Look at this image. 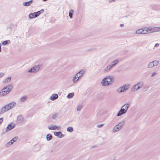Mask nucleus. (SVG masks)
<instances>
[{"mask_svg":"<svg viewBox=\"0 0 160 160\" xmlns=\"http://www.w3.org/2000/svg\"><path fill=\"white\" fill-rule=\"evenodd\" d=\"M159 46V44L158 43H156L155 45V47H157Z\"/></svg>","mask_w":160,"mask_h":160,"instance_id":"nucleus-43","label":"nucleus"},{"mask_svg":"<svg viewBox=\"0 0 160 160\" xmlns=\"http://www.w3.org/2000/svg\"><path fill=\"white\" fill-rule=\"evenodd\" d=\"M124 122H119L118 125H116L113 128L112 132H116L118 131L123 126Z\"/></svg>","mask_w":160,"mask_h":160,"instance_id":"nucleus-5","label":"nucleus"},{"mask_svg":"<svg viewBox=\"0 0 160 160\" xmlns=\"http://www.w3.org/2000/svg\"><path fill=\"white\" fill-rule=\"evenodd\" d=\"M151 8L154 10H157L158 9V6L155 5H151Z\"/></svg>","mask_w":160,"mask_h":160,"instance_id":"nucleus-26","label":"nucleus"},{"mask_svg":"<svg viewBox=\"0 0 160 160\" xmlns=\"http://www.w3.org/2000/svg\"><path fill=\"white\" fill-rule=\"evenodd\" d=\"M58 96L57 94H53L50 97V99L53 101L58 98Z\"/></svg>","mask_w":160,"mask_h":160,"instance_id":"nucleus-16","label":"nucleus"},{"mask_svg":"<svg viewBox=\"0 0 160 160\" xmlns=\"http://www.w3.org/2000/svg\"><path fill=\"white\" fill-rule=\"evenodd\" d=\"M2 49H1V45L0 44V52L1 51Z\"/></svg>","mask_w":160,"mask_h":160,"instance_id":"nucleus-46","label":"nucleus"},{"mask_svg":"<svg viewBox=\"0 0 160 160\" xmlns=\"http://www.w3.org/2000/svg\"><path fill=\"white\" fill-rule=\"evenodd\" d=\"M84 71L83 70H81L78 72H77L75 75H77V77L78 78H80L84 73Z\"/></svg>","mask_w":160,"mask_h":160,"instance_id":"nucleus-17","label":"nucleus"},{"mask_svg":"<svg viewBox=\"0 0 160 160\" xmlns=\"http://www.w3.org/2000/svg\"><path fill=\"white\" fill-rule=\"evenodd\" d=\"M16 122L17 124L20 125H22L24 124V119L22 115H20L17 117Z\"/></svg>","mask_w":160,"mask_h":160,"instance_id":"nucleus-8","label":"nucleus"},{"mask_svg":"<svg viewBox=\"0 0 160 160\" xmlns=\"http://www.w3.org/2000/svg\"><path fill=\"white\" fill-rule=\"evenodd\" d=\"M44 11V9H42L39 11H38L34 13H30L29 15V18L31 19L37 18Z\"/></svg>","mask_w":160,"mask_h":160,"instance_id":"nucleus-4","label":"nucleus"},{"mask_svg":"<svg viewBox=\"0 0 160 160\" xmlns=\"http://www.w3.org/2000/svg\"><path fill=\"white\" fill-rule=\"evenodd\" d=\"M48 128L50 130H60L61 129V127L59 126H57L56 125H52L49 126Z\"/></svg>","mask_w":160,"mask_h":160,"instance_id":"nucleus-13","label":"nucleus"},{"mask_svg":"<svg viewBox=\"0 0 160 160\" xmlns=\"http://www.w3.org/2000/svg\"><path fill=\"white\" fill-rule=\"evenodd\" d=\"M16 105V103L15 102H12L4 106L0 109V115L13 108Z\"/></svg>","mask_w":160,"mask_h":160,"instance_id":"nucleus-1","label":"nucleus"},{"mask_svg":"<svg viewBox=\"0 0 160 160\" xmlns=\"http://www.w3.org/2000/svg\"><path fill=\"white\" fill-rule=\"evenodd\" d=\"M32 0H31L29 1L24 2L23 3V6H29L32 4Z\"/></svg>","mask_w":160,"mask_h":160,"instance_id":"nucleus-18","label":"nucleus"},{"mask_svg":"<svg viewBox=\"0 0 160 160\" xmlns=\"http://www.w3.org/2000/svg\"><path fill=\"white\" fill-rule=\"evenodd\" d=\"M11 80V77H8V78H6L3 81V82L6 83L10 81Z\"/></svg>","mask_w":160,"mask_h":160,"instance_id":"nucleus-31","label":"nucleus"},{"mask_svg":"<svg viewBox=\"0 0 160 160\" xmlns=\"http://www.w3.org/2000/svg\"><path fill=\"white\" fill-rule=\"evenodd\" d=\"M96 49V48H91L88 49L87 51H93L95 50Z\"/></svg>","mask_w":160,"mask_h":160,"instance_id":"nucleus-35","label":"nucleus"},{"mask_svg":"<svg viewBox=\"0 0 160 160\" xmlns=\"http://www.w3.org/2000/svg\"><path fill=\"white\" fill-rule=\"evenodd\" d=\"M103 126V124H100V125H97V127L98 128H101V127H102Z\"/></svg>","mask_w":160,"mask_h":160,"instance_id":"nucleus-40","label":"nucleus"},{"mask_svg":"<svg viewBox=\"0 0 160 160\" xmlns=\"http://www.w3.org/2000/svg\"><path fill=\"white\" fill-rule=\"evenodd\" d=\"M156 28V31L157 32L160 31V27Z\"/></svg>","mask_w":160,"mask_h":160,"instance_id":"nucleus-38","label":"nucleus"},{"mask_svg":"<svg viewBox=\"0 0 160 160\" xmlns=\"http://www.w3.org/2000/svg\"><path fill=\"white\" fill-rule=\"evenodd\" d=\"M83 106L82 105L78 106L77 108V110L78 111H80L81 109L82 108Z\"/></svg>","mask_w":160,"mask_h":160,"instance_id":"nucleus-34","label":"nucleus"},{"mask_svg":"<svg viewBox=\"0 0 160 160\" xmlns=\"http://www.w3.org/2000/svg\"><path fill=\"white\" fill-rule=\"evenodd\" d=\"M120 27H123L124 26V24H121L120 25Z\"/></svg>","mask_w":160,"mask_h":160,"instance_id":"nucleus-45","label":"nucleus"},{"mask_svg":"<svg viewBox=\"0 0 160 160\" xmlns=\"http://www.w3.org/2000/svg\"><path fill=\"white\" fill-rule=\"evenodd\" d=\"M15 125L14 124L12 125V123H10L8 125L5 130L3 129V132L5 133L11 130L15 127Z\"/></svg>","mask_w":160,"mask_h":160,"instance_id":"nucleus-9","label":"nucleus"},{"mask_svg":"<svg viewBox=\"0 0 160 160\" xmlns=\"http://www.w3.org/2000/svg\"><path fill=\"white\" fill-rule=\"evenodd\" d=\"M4 75V73L3 72H0V78L2 77Z\"/></svg>","mask_w":160,"mask_h":160,"instance_id":"nucleus-39","label":"nucleus"},{"mask_svg":"<svg viewBox=\"0 0 160 160\" xmlns=\"http://www.w3.org/2000/svg\"><path fill=\"white\" fill-rule=\"evenodd\" d=\"M77 76H78V74L75 75L72 79V81L74 83L76 82L79 79V78H78Z\"/></svg>","mask_w":160,"mask_h":160,"instance_id":"nucleus-23","label":"nucleus"},{"mask_svg":"<svg viewBox=\"0 0 160 160\" xmlns=\"http://www.w3.org/2000/svg\"><path fill=\"white\" fill-rule=\"evenodd\" d=\"M113 77H106L102 80L101 84L103 86H108L111 84L113 82Z\"/></svg>","mask_w":160,"mask_h":160,"instance_id":"nucleus-2","label":"nucleus"},{"mask_svg":"<svg viewBox=\"0 0 160 160\" xmlns=\"http://www.w3.org/2000/svg\"><path fill=\"white\" fill-rule=\"evenodd\" d=\"M146 32L145 31L144 28L143 29H140L137 30L135 32V33L137 34H146Z\"/></svg>","mask_w":160,"mask_h":160,"instance_id":"nucleus-15","label":"nucleus"},{"mask_svg":"<svg viewBox=\"0 0 160 160\" xmlns=\"http://www.w3.org/2000/svg\"><path fill=\"white\" fill-rule=\"evenodd\" d=\"M152 62H153V64L154 65V66L157 65L158 63V62L156 61H154Z\"/></svg>","mask_w":160,"mask_h":160,"instance_id":"nucleus-36","label":"nucleus"},{"mask_svg":"<svg viewBox=\"0 0 160 160\" xmlns=\"http://www.w3.org/2000/svg\"><path fill=\"white\" fill-rule=\"evenodd\" d=\"M127 112V111L124 109V108H123L122 107L121 109L117 114V116L118 117L121 116L123 114L126 113Z\"/></svg>","mask_w":160,"mask_h":160,"instance_id":"nucleus-12","label":"nucleus"},{"mask_svg":"<svg viewBox=\"0 0 160 160\" xmlns=\"http://www.w3.org/2000/svg\"><path fill=\"white\" fill-rule=\"evenodd\" d=\"M41 65H38L32 68L28 71V72L35 73L39 71Z\"/></svg>","mask_w":160,"mask_h":160,"instance_id":"nucleus-6","label":"nucleus"},{"mask_svg":"<svg viewBox=\"0 0 160 160\" xmlns=\"http://www.w3.org/2000/svg\"><path fill=\"white\" fill-rule=\"evenodd\" d=\"M74 96V93L73 92L70 93L68 94L67 96L68 98L70 99L72 98Z\"/></svg>","mask_w":160,"mask_h":160,"instance_id":"nucleus-25","label":"nucleus"},{"mask_svg":"<svg viewBox=\"0 0 160 160\" xmlns=\"http://www.w3.org/2000/svg\"><path fill=\"white\" fill-rule=\"evenodd\" d=\"M54 134L55 136H57L59 138H61L64 136V135L61 132H54Z\"/></svg>","mask_w":160,"mask_h":160,"instance_id":"nucleus-14","label":"nucleus"},{"mask_svg":"<svg viewBox=\"0 0 160 160\" xmlns=\"http://www.w3.org/2000/svg\"><path fill=\"white\" fill-rule=\"evenodd\" d=\"M18 137H15L12 139L11 140L12 143L13 144L14 142H16L18 139Z\"/></svg>","mask_w":160,"mask_h":160,"instance_id":"nucleus-30","label":"nucleus"},{"mask_svg":"<svg viewBox=\"0 0 160 160\" xmlns=\"http://www.w3.org/2000/svg\"><path fill=\"white\" fill-rule=\"evenodd\" d=\"M57 117V114H55L53 115L52 117V118L54 119H56V118Z\"/></svg>","mask_w":160,"mask_h":160,"instance_id":"nucleus-37","label":"nucleus"},{"mask_svg":"<svg viewBox=\"0 0 160 160\" xmlns=\"http://www.w3.org/2000/svg\"><path fill=\"white\" fill-rule=\"evenodd\" d=\"M12 88V86L10 85L4 88L0 91V97L4 96L8 93Z\"/></svg>","mask_w":160,"mask_h":160,"instance_id":"nucleus-3","label":"nucleus"},{"mask_svg":"<svg viewBox=\"0 0 160 160\" xmlns=\"http://www.w3.org/2000/svg\"><path fill=\"white\" fill-rule=\"evenodd\" d=\"M67 130L68 132H72L74 130L72 127H69L67 128Z\"/></svg>","mask_w":160,"mask_h":160,"instance_id":"nucleus-28","label":"nucleus"},{"mask_svg":"<svg viewBox=\"0 0 160 160\" xmlns=\"http://www.w3.org/2000/svg\"><path fill=\"white\" fill-rule=\"evenodd\" d=\"M12 143L11 142V140H10V141L6 143V146L7 147H8L12 145Z\"/></svg>","mask_w":160,"mask_h":160,"instance_id":"nucleus-33","label":"nucleus"},{"mask_svg":"<svg viewBox=\"0 0 160 160\" xmlns=\"http://www.w3.org/2000/svg\"><path fill=\"white\" fill-rule=\"evenodd\" d=\"M3 120V118H0V124L2 123Z\"/></svg>","mask_w":160,"mask_h":160,"instance_id":"nucleus-41","label":"nucleus"},{"mask_svg":"<svg viewBox=\"0 0 160 160\" xmlns=\"http://www.w3.org/2000/svg\"><path fill=\"white\" fill-rule=\"evenodd\" d=\"M115 1L114 0H110L109 1V3H111L112 2V1H113L114 2Z\"/></svg>","mask_w":160,"mask_h":160,"instance_id":"nucleus-44","label":"nucleus"},{"mask_svg":"<svg viewBox=\"0 0 160 160\" xmlns=\"http://www.w3.org/2000/svg\"><path fill=\"white\" fill-rule=\"evenodd\" d=\"M154 66V65L153 62H150L148 65V68H150Z\"/></svg>","mask_w":160,"mask_h":160,"instance_id":"nucleus-32","label":"nucleus"},{"mask_svg":"<svg viewBox=\"0 0 160 160\" xmlns=\"http://www.w3.org/2000/svg\"><path fill=\"white\" fill-rule=\"evenodd\" d=\"M130 104H128L127 103H125L124 105H123L122 107L123 108H124V109L127 111L129 107Z\"/></svg>","mask_w":160,"mask_h":160,"instance_id":"nucleus-20","label":"nucleus"},{"mask_svg":"<svg viewBox=\"0 0 160 160\" xmlns=\"http://www.w3.org/2000/svg\"><path fill=\"white\" fill-rule=\"evenodd\" d=\"M112 68V67L110 64V65L108 66L106 68H105L104 71L107 72H108L110 69Z\"/></svg>","mask_w":160,"mask_h":160,"instance_id":"nucleus-24","label":"nucleus"},{"mask_svg":"<svg viewBox=\"0 0 160 160\" xmlns=\"http://www.w3.org/2000/svg\"><path fill=\"white\" fill-rule=\"evenodd\" d=\"M143 82H140L133 86V87L131 89L132 92H134L140 88L143 85Z\"/></svg>","mask_w":160,"mask_h":160,"instance_id":"nucleus-7","label":"nucleus"},{"mask_svg":"<svg viewBox=\"0 0 160 160\" xmlns=\"http://www.w3.org/2000/svg\"><path fill=\"white\" fill-rule=\"evenodd\" d=\"M156 27H153L152 28V27H149L148 28H144L145 31L146 32V34L148 33H150L151 32H157L156 31Z\"/></svg>","mask_w":160,"mask_h":160,"instance_id":"nucleus-10","label":"nucleus"},{"mask_svg":"<svg viewBox=\"0 0 160 160\" xmlns=\"http://www.w3.org/2000/svg\"><path fill=\"white\" fill-rule=\"evenodd\" d=\"M48 0H43V1H47Z\"/></svg>","mask_w":160,"mask_h":160,"instance_id":"nucleus-47","label":"nucleus"},{"mask_svg":"<svg viewBox=\"0 0 160 160\" xmlns=\"http://www.w3.org/2000/svg\"><path fill=\"white\" fill-rule=\"evenodd\" d=\"M52 138V136L51 134H48L46 136V139L48 141L51 140Z\"/></svg>","mask_w":160,"mask_h":160,"instance_id":"nucleus-21","label":"nucleus"},{"mask_svg":"<svg viewBox=\"0 0 160 160\" xmlns=\"http://www.w3.org/2000/svg\"><path fill=\"white\" fill-rule=\"evenodd\" d=\"M129 86V85H125L121 87L118 88L117 90V92H124L128 89Z\"/></svg>","mask_w":160,"mask_h":160,"instance_id":"nucleus-11","label":"nucleus"},{"mask_svg":"<svg viewBox=\"0 0 160 160\" xmlns=\"http://www.w3.org/2000/svg\"><path fill=\"white\" fill-rule=\"evenodd\" d=\"M156 74V73L155 72H153L152 74L151 75V77H153Z\"/></svg>","mask_w":160,"mask_h":160,"instance_id":"nucleus-42","label":"nucleus"},{"mask_svg":"<svg viewBox=\"0 0 160 160\" xmlns=\"http://www.w3.org/2000/svg\"><path fill=\"white\" fill-rule=\"evenodd\" d=\"M27 97L26 96H23L21 97L20 99V101L22 102H25L27 99Z\"/></svg>","mask_w":160,"mask_h":160,"instance_id":"nucleus-19","label":"nucleus"},{"mask_svg":"<svg viewBox=\"0 0 160 160\" xmlns=\"http://www.w3.org/2000/svg\"><path fill=\"white\" fill-rule=\"evenodd\" d=\"M119 62L118 60H116L111 63V65L112 67L115 66Z\"/></svg>","mask_w":160,"mask_h":160,"instance_id":"nucleus-22","label":"nucleus"},{"mask_svg":"<svg viewBox=\"0 0 160 160\" xmlns=\"http://www.w3.org/2000/svg\"><path fill=\"white\" fill-rule=\"evenodd\" d=\"M10 43V40H7L4 41L2 42V44L3 45H6Z\"/></svg>","mask_w":160,"mask_h":160,"instance_id":"nucleus-27","label":"nucleus"},{"mask_svg":"<svg viewBox=\"0 0 160 160\" xmlns=\"http://www.w3.org/2000/svg\"><path fill=\"white\" fill-rule=\"evenodd\" d=\"M74 11L72 10H70L69 12V16L70 18H71L72 17Z\"/></svg>","mask_w":160,"mask_h":160,"instance_id":"nucleus-29","label":"nucleus"}]
</instances>
